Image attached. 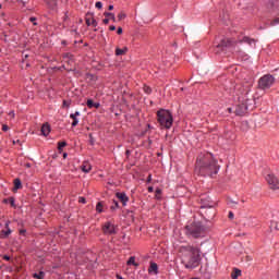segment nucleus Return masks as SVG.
Wrapping results in <instances>:
<instances>
[{"label": "nucleus", "mask_w": 279, "mask_h": 279, "mask_svg": "<svg viewBox=\"0 0 279 279\" xmlns=\"http://www.w3.org/2000/svg\"><path fill=\"white\" fill-rule=\"evenodd\" d=\"M250 90H252V82L244 83L243 85L238 84L235 86V95L239 101L234 111L236 117H243V114H246L247 110H250V106H254V96H250Z\"/></svg>", "instance_id": "nucleus-1"}, {"label": "nucleus", "mask_w": 279, "mask_h": 279, "mask_svg": "<svg viewBox=\"0 0 279 279\" xmlns=\"http://www.w3.org/2000/svg\"><path fill=\"white\" fill-rule=\"evenodd\" d=\"M266 181L268 182L270 189L272 191H278L279 189V181L278 179L274 175V173H269L266 175Z\"/></svg>", "instance_id": "nucleus-7"}, {"label": "nucleus", "mask_w": 279, "mask_h": 279, "mask_svg": "<svg viewBox=\"0 0 279 279\" xmlns=\"http://www.w3.org/2000/svg\"><path fill=\"white\" fill-rule=\"evenodd\" d=\"M270 230H279V222L272 220L270 222Z\"/></svg>", "instance_id": "nucleus-25"}, {"label": "nucleus", "mask_w": 279, "mask_h": 279, "mask_svg": "<svg viewBox=\"0 0 279 279\" xmlns=\"http://www.w3.org/2000/svg\"><path fill=\"white\" fill-rule=\"evenodd\" d=\"M157 121L161 125V128H165L166 130H170L173 125V116H171V112L165 109H160L157 111Z\"/></svg>", "instance_id": "nucleus-5"}, {"label": "nucleus", "mask_w": 279, "mask_h": 279, "mask_svg": "<svg viewBox=\"0 0 279 279\" xmlns=\"http://www.w3.org/2000/svg\"><path fill=\"white\" fill-rule=\"evenodd\" d=\"M228 111H229V112H232V108H229Z\"/></svg>", "instance_id": "nucleus-55"}, {"label": "nucleus", "mask_w": 279, "mask_h": 279, "mask_svg": "<svg viewBox=\"0 0 279 279\" xmlns=\"http://www.w3.org/2000/svg\"><path fill=\"white\" fill-rule=\"evenodd\" d=\"M220 167L218 166L215 157L210 153H201L196 158L195 173L197 175H209L213 178L219 173Z\"/></svg>", "instance_id": "nucleus-2"}, {"label": "nucleus", "mask_w": 279, "mask_h": 279, "mask_svg": "<svg viewBox=\"0 0 279 279\" xmlns=\"http://www.w3.org/2000/svg\"><path fill=\"white\" fill-rule=\"evenodd\" d=\"M85 23L88 27H90V25L93 27H97V20L94 17L93 13L88 12L85 15Z\"/></svg>", "instance_id": "nucleus-9"}, {"label": "nucleus", "mask_w": 279, "mask_h": 279, "mask_svg": "<svg viewBox=\"0 0 279 279\" xmlns=\"http://www.w3.org/2000/svg\"><path fill=\"white\" fill-rule=\"evenodd\" d=\"M116 197H118L119 202H121L123 206H128V202H130V197H128V194L123 192H118L116 193Z\"/></svg>", "instance_id": "nucleus-11"}, {"label": "nucleus", "mask_w": 279, "mask_h": 279, "mask_svg": "<svg viewBox=\"0 0 279 279\" xmlns=\"http://www.w3.org/2000/svg\"><path fill=\"white\" fill-rule=\"evenodd\" d=\"M109 29H110V32H114V31L117 29V27H116L114 25H111V26L109 27Z\"/></svg>", "instance_id": "nucleus-43"}, {"label": "nucleus", "mask_w": 279, "mask_h": 279, "mask_svg": "<svg viewBox=\"0 0 279 279\" xmlns=\"http://www.w3.org/2000/svg\"><path fill=\"white\" fill-rule=\"evenodd\" d=\"M239 276H241V270L234 268L233 271L231 272V278L239 279Z\"/></svg>", "instance_id": "nucleus-22"}, {"label": "nucleus", "mask_w": 279, "mask_h": 279, "mask_svg": "<svg viewBox=\"0 0 279 279\" xmlns=\"http://www.w3.org/2000/svg\"><path fill=\"white\" fill-rule=\"evenodd\" d=\"M20 234H25V229H21Z\"/></svg>", "instance_id": "nucleus-47"}, {"label": "nucleus", "mask_w": 279, "mask_h": 279, "mask_svg": "<svg viewBox=\"0 0 279 279\" xmlns=\"http://www.w3.org/2000/svg\"><path fill=\"white\" fill-rule=\"evenodd\" d=\"M89 138H90V144L93 145L95 143V141L93 140V134H89Z\"/></svg>", "instance_id": "nucleus-45"}, {"label": "nucleus", "mask_w": 279, "mask_h": 279, "mask_svg": "<svg viewBox=\"0 0 279 279\" xmlns=\"http://www.w3.org/2000/svg\"><path fill=\"white\" fill-rule=\"evenodd\" d=\"M17 2L21 3L23 5V8H25V5L27 3L25 0H17Z\"/></svg>", "instance_id": "nucleus-36"}, {"label": "nucleus", "mask_w": 279, "mask_h": 279, "mask_svg": "<svg viewBox=\"0 0 279 279\" xmlns=\"http://www.w3.org/2000/svg\"><path fill=\"white\" fill-rule=\"evenodd\" d=\"M148 271L149 274H158V264L151 263Z\"/></svg>", "instance_id": "nucleus-16"}, {"label": "nucleus", "mask_w": 279, "mask_h": 279, "mask_svg": "<svg viewBox=\"0 0 279 279\" xmlns=\"http://www.w3.org/2000/svg\"><path fill=\"white\" fill-rule=\"evenodd\" d=\"M274 82H276V78L267 74L259 78L258 86L262 90H267V88H271V86H274Z\"/></svg>", "instance_id": "nucleus-6"}, {"label": "nucleus", "mask_w": 279, "mask_h": 279, "mask_svg": "<svg viewBox=\"0 0 279 279\" xmlns=\"http://www.w3.org/2000/svg\"><path fill=\"white\" fill-rule=\"evenodd\" d=\"M10 204H11V206H14V199L13 198H10Z\"/></svg>", "instance_id": "nucleus-46"}, {"label": "nucleus", "mask_w": 279, "mask_h": 279, "mask_svg": "<svg viewBox=\"0 0 279 279\" xmlns=\"http://www.w3.org/2000/svg\"><path fill=\"white\" fill-rule=\"evenodd\" d=\"M90 169H93V166H90V162L84 161L82 163V171H84V173H89Z\"/></svg>", "instance_id": "nucleus-14"}, {"label": "nucleus", "mask_w": 279, "mask_h": 279, "mask_svg": "<svg viewBox=\"0 0 279 279\" xmlns=\"http://www.w3.org/2000/svg\"><path fill=\"white\" fill-rule=\"evenodd\" d=\"M8 130H10V126H8L7 124L2 125V132H8Z\"/></svg>", "instance_id": "nucleus-35"}, {"label": "nucleus", "mask_w": 279, "mask_h": 279, "mask_svg": "<svg viewBox=\"0 0 279 279\" xmlns=\"http://www.w3.org/2000/svg\"><path fill=\"white\" fill-rule=\"evenodd\" d=\"M118 19H119V21H123V19H125V13H120L118 15Z\"/></svg>", "instance_id": "nucleus-33"}, {"label": "nucleus", "mask_w": 279, "mask_h": 279, "mask_svg": "<svg viewBox=\"0 0 279 279\" xmlns=\"http://www.w3.org/2000/svg\"><path fill=\"white\" fill-rule=\"evenodd\" d=\"M113 206H111V210H117V208H119V202L113 201Z\"/></svg>", "instance_id": "nucleus-31"}, {"label": "nucleus", "mask_w": 279, "mask_h": 279, "mask_svg": "<svg viewBox=\"0 0 279 279\" xmlns=\"http://www.w3.org/2000/svg\"><path fill=\"white\" fill-rule=\"evenodd\" d=\"M96 210H97V213H104V204L98 203V204L96 205Z\"/></svg>", "instance_id": "nucleus-28"}, {"label": "nucleus", "mask_w": 279, "mask_h": 279, "mask_svg": "<svg viewBox=\"0 0 279 279\" xmlns=\"http://www.w3.org/2000/svg\"><path fill=\"white\" fill-rule=\"evenodd\" d=\"M70 54H65V58H69Z\"/></svg>", "instance_id": "nucleus-56"}, {"label": "nucleus", "mask_w": 279, "mask_h": 279, "mask_svg": "<svg viewBox=\"0 0 279 279\" xmlns=\"http://www.w3.org/2000/svg\"><path fill=\"white\" fill-rule=\"evenodd\" d=\"M33 278L35 279H45V271H39V274H34Z\"/></svg>", "instance_id": "nucleus-26"}, {"label": "nucleus", "mask_w": 279, "mask_h": 279, "mask_svg": "<svg viewBox=\"0 0 279 279\" xmlns=\"http://www.w3.org/2000/svg\"><path fill=\"white\" fill-rule=\"evenodd\" d=\"M126 264L134 265V267H138V264H136V258L134 256L130 257Z\"/></svg>", "instance_id": "nucleus-23"}, {"label": "nucleus", "mask_w": 279, "mask_h": 279, "mask_svg": "<svg viewBox=\"0 0 279 279\" xmlns=\"http://www.w3.org/2000/svg\"><path fill=\"white\" fill-rule=\"evenodd\" d=\"M95 8H97L98 10H101L104 8V3L98 1L96 2Z\"/></svg>", "instance_id": "nucleus-32"}, {"label": "nucleus", "mask_w": 279, "mask_h": 279, "mask_svg": "<svg viewBox=\"0 0 279 279\" xmlns=\"http://www.w3.org/2000/svg\"><path fill=\"white\" fill-rule=\"evenodd\" d=\"M70 119H72V128L77 126V124L80 123V120L75 117V116H70Z\"/></svg>", "instance_id": "nucleus-24"}, {"label": "nucleus", "mask_w": 279, "mask_h": 279, "mask_svg": "<svg viewBox=\"0 0 279 279\" xmlns=\"http://www.w3.org/2000/svg\"><path fill=\"white\" fill-rule=\"evenodd\" d=\"M66 156H68L66 153H64V154H63V158H66Z\"/></svg>", "instance_id": "nucleus-54"}, {"label": "nucleus", "mask_w": 279, "mask_h": 279, "mask_svg": "<svg viewBox=\"0 0 279 279\" xmlns=\"http://www.w3.org/2000/svg\"><path fill=\"white\" fill-rule=\"evenodd\" d=\"M102 232L104 234H117V226L111 221H107L102 226Z\"/></svg>", "instance_id": "nucleus-8"}, {"label": "nucleus", "mask_w": 279, "mask_h": 279, "mask_svg": "<svg viewBox=\"0 0 279 279\" xmlns=\"http://www.w3.org/2000/svg\"><path fill=\"white\" fill-rule=\"evenodd\" d=\"M4 260H10V256H8V255H4Z\"/></svg>", "instance_id": "nucleus-48"}, {"label": "nucleus", "mask_w": 279, "mask_h": 279, "mask_svg": "<svg viewBox=\"0 0 279 279\" xmlns=\"http://www.w3.org/2000/svg\"><path fill=\"white\" fill-rule=\"evenodd\" d=\"M128 53V47H124L123 49L117 48L116 49V56H125Z\"/></svg>", "instance_id": "nucleus-19"}, {"label": "nucleus", "mask_w": 279, "mask_h": 279, "mask_svg": "<svg viewBox=\"0 0 279 279\" xmlns=\"http://www.w3.org/2000/svg\"><path fill=\"white\" fill-rule=\"evenodd\" d=\"M108 10H114V5H109Z\"/></svg>", "instance_id": "nucleus-49"}, {"label": "nucleus", "mask_w": 279, "mask_h": 279, "mask_svg": "<svg viewBox=\"0 0 279 279\" xmlns=\"http://www.w3.org/2000/svg\"><path fill=\"white\" fill-rule=\"evenodd\" d=\"M63 106H64L65 108H69V106H70L69 101L63 100Z\"/></svg>", "instance_id": "nucleus-41"}, {"label": "nucleus", "mask_w": 279, "mask_h": 279, "mask_svg": "<svg viewBox=\"0 0 279 279\" xmlns=\"http://www.w3.org/2000/svg\"><path fill=\"white\" fill-rule=\"evenodd\" d=\"M117 278H118V279H123V277H121L120 275H117Z\"/></svg>", "instance_id": "nucleus-52"}, {"label": "nucleus", "mask_w": 279, "mask_h": 279, "mask_svg": "<svg viewBox=\"0 0 279 279\" xmlns=\"http://www.w3.org/2000/svg\"><path fill=\"white\" fill-rule=\"evenodd\" d=\"M9 117H11V119H14V111H10Z\"/></svg>", "instance_id": "nucleus-44"}, {"label": "nucleus", "mask_w": 279, "mask_h": 279, "mask_svg": "<svg viewBox=\"0 0 279 279\" xmlns=\"http://www.w3.org/2000/svg\"><path fill=\"white\" fill-rule=\"evenodd\" d=\"M29 21H31V23H33L34 25H37V24H36V17H31Z\"/></svg>", "instance_id": "nucleus-38"}, {"label": "nucleus", "mask_w": 279, "mask_h": 279, "mask_svg": "<svg viewBox=\"0 0 279 279\" xmlns=\"http://www.w3.org/2000/svg\"><path fill=\"white\" fill-rule=\"evenodd\" d=\"M144 93H146V95H151V87L144 86Z\"/></svg>", "instance_id": "nucleus-30"}, {"label": "nucleus", "mask_w": 279, "mask_h": 279, "mask_svg": "<svg viewBox=\"0 0 279 279\" xmlns=\"http://www.w3.org/2000/svg\"><path fill=\"white\" fill-rule=\"evenodd\" d=\"M102 23L105 24V25H108V23H110V19H105V20H102Z\"/></svg>", "instance_id": "nucleus-37"}, {"label": "nucleus", "mask_w": 279, "mask_h": 279, "mask_svg": "<svg viewBox=\"0 0 279 279\" xmlns=\"http://www.w3.org/2000/svg\"><path fill=\"white\" fill-rule=\"evenodd\" d=\"M80 114H81L80 111H75V113H72V114H70V116H73V117H76V118H77V117H80Z\"/></svg>", "instance_id": "nucleus-42"}, {"label": "nucleus", "mask_w": 279, "mask_h": 279, "mask_svg": "<svg viewBox=\"0 0 279 279\" xmlns=\"http://www.w3.org/2000/svg\"><path fill=\"white\" fill-rule=\"evenodd\" d=\"M5 230H2L0 233V239H8L12 234V229H10V221L4 225Z\"/></svg>", "instance_id": "nucleus-12"}, {"label": "nucleus", "mask_w": 279, "mask_h": 279, "mask_svg": "<svg viewBox=\"0 0 279 279\" xmlns=\"http://www.w3.org/2000/svg\"><path fill=\"white\" fill-rule=\"evenodd\" d=\"M87 108H99V102H95V101H93V99H88Z\"/></svg>", "instance_id": "nucleus-21"}, {"label": "nucleus", "mask_w": 279, "mask_h": 279, "mask_svg": "<svg viewBox=\"0 0 279 279\" xmlns=\"http://www.w3.org/2000/svg\"><path fill=\"white\" fill-rule=\"evenodd\" d=\"M232 45V40L230 39H222L220 44L217 45L215 52L220 53V51H223V47H230Z\"/></svg>", "instance_id": "nucleus-10"}, {"label": "nucleus", "mask_w": 279, "mask_h": 279, "mask_svg": "<svg viewBox=\"0 0 279 279\" xmlns=\"http://www.w3.org/2000/svg\"><path fill=\"white\" fill-rule=\"evenodd\" d=\"M148 182H151V174L148 175Z\"/></svg>", "instance_id": "nucleus-50"}, {"label": "nucleus", "mask_w": 279, "mask_h": 279, "mask_svg": "<svg viewBox=\"0 0 279 279\" xmlns=\"http://www.w3.org/2000/svg\"><path fill=\"white\" fill-rule=\"evenodd\" d=\"M14 187H13V193H16L19 189H23V183H21V179H15L13 181Z\"/></svg>", "instance_id": "nucleus-15"}, {"label": "nucleus", "mask_w": 279, "mask_h": 279, "mask_svg": "<svg viewBox=\"0 0 279 279\" xmlns=\"http://www.w3.org/2000/svg\"><path fill=\"white\" fill-rule=\"evenodd\" d=\"M186 236L202 239L206 234V227L201 221H193L185 226Z\"/></svg>", "instance_id": "nucleus-4"}, {"label": "nucleus", "mask_w": 279, "mask_h": 279, "mask_svg": "<svg viewBox=\"0 0 279 279\" xmlns=\"http://www.w3.org/2000/svg\"><path fill=\"white\" fill-rule=\"evenodd\" d=\"M64 147H66V142H59V143H58V149H59V151H62V149H64Z\"/></svg>", "instance_id": "nucleus-27"}, {"label": "nucleus", "mask_w": 279, "mask_h": 279, "mask_svg": "<svg viewBox=\"0 0 279 279\" xmlns=\"http://www.w3.org/2000/svg\"><path fill=\"white\" fill-rule=\"evenodd\" d=\"M148 191H149V193H151V191H154V187H149Z\"/></svg>", "instance_id": "nucleus-51"}, {"label": "nucleus", "mask_w": 279, "mask_h": 279, "mask_svg": "<svg viewBox=\"0 0 279 279\" xmlns=\"http://www.w3.org/2000/svg\"><path fill=\"white\" fill-rule=\"evenodd\" d=\"M229 219H234V213L229 211Z\"/></svg>", "instance_id": "nucleus-40"}, {"label": "nucleus", "mask_w": 279, "mask_h": 279, "mask_svg": "<svg viewBox=\"0 0 279 279\" xmlns=\"http://www.w3.org/2000/svg\"><path fill=\"white\" fill-rule=\"evenodd\" d=\"M80 204H86V198L85 197H78Z\"/></svg>", "instance_id": "nucleus-34"}, {"label": "nucleus", "mask_w": 279, "mask_h": 279, "mask_svg": "<svg viewBox=\"0 0 279 279\" xmlns=\"http://www.w3.org/2000/svg\"><path fill=\"white\" fill-rule=\"evenodd\" d=\"M50 132H51V128L49 126V124L46 123L41 126L43 136H49Z\"/></svg>", "instance_id": "nucleus-13"}, {"label": "nucleus", "mask_w": 279, "mask_h": 279, "mask_svg": "<svg viewBox=\"0 0 279 279\" xmlns=\"http://www.w3.org/2000/svg\"><path fill=\"white\" fill-rule=\"evenodd\" d=\"M179 252L185 269H195V267H198L201 260L199 248L186 245L180 246Z\"/></svg>", "instance_id": "nucleus-3"}, {"label": "nucleus", "mask_w": 279, "mask_h": 279, "mask_svg": "<svg viewBox=\"0 0 279 279\" xmlns=\"http://www.w3.org/2000/svg\"><path fill=\"white\" fill-rule=\"evenodd\" d=\"M46 3L51 10H54L56 5H58V0H46Z\"/></svg>", "instance_id": "nucleus-17"}, {"label": "nucleus", "mask_w": 279, "mask_h": 279, "mask_svg": "<svg viewBox=\"0 0 279 279\" xmlns=\"http://www.w3.org/2000/svg\"><path fill=\"white\" fill-rule=\"evenodd\" d=\"M276 25H279V17H277L270 22V27H276Z\"/></svg>", "instance_id": "nucleus-29"}, {"label": "nucleus", "mask_w": 279, "mask_h": 279, "mask_svg": "<svg viewBox=\"0 0 279 279\" xmlns=\"http://www.w3.org/2000/svg\"><path fill=\"white\" fill-rule=\"evenodd\" d=\"M26 167L29 169V167H32V165L31 163H26Z\"/></svg>", "instance_id": "nucleus-53"}, {"label": "nucleus", "mask_w": 279, "mask_h": 279, "mask_svg": "<svg viewBox=\"0 0 279 279\" xmlns=\"http://www.w3.org/2000/svg\"><path fill=\"white\" fill-rule=\"evenodd\" d=\"M242 43H246V45H256V39H252L250 37H243Z\"/></svg>", "instance_id": "nucleus-20"}, {"label": "nucleus", "mask_w": 279, "mask_h": 279, "mask_svg": "<svg viewBox=\"0 0 279 279\" xmlns=\"http://www.w3.org/2000/svg\"><path fill=\"white\" fill-rule=\"evenodd\" d=\"M104 16H106V19H109V21H113V23H117V17L114 16V13L105 12Z\"/></svg>", "instance_id": "nucleus-18"}, {"label": "nucleus", "mask_w": 279, "mask_h": 279, "mask_svg": "<svg viewBox=\"0 0 279 279\" xmlns=\"http://www.w3.org/2000/svg\"><path fill=\"white\" fill-rule=\"evenodd\" d=\"M117 34H119V35L123 34V28L118 27Z\"/></svg>", "instance_id": "nucleus-39"}]
</instances>
